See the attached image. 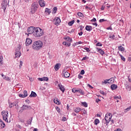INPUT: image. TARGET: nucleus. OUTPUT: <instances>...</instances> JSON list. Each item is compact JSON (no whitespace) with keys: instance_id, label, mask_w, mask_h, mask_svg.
<instances>
[{"instance_id":"obj_1","label":"nucleus","mask_w":131,"mask_h":131,"mask_svg":"<svg viewBox=\"0 0 131 131\" xmlns=\"http://www.w3.org/2000/svg\"><path fill=\"white\" fill-rule=\"evenodd\" d=\"M42 46H43V43L42 42V41L40 40H38L34 42L32 45V48L33 50L39 51V50H40V49L42 48Z\"/></svg>"},{"instance_id":"obj_2","label":"nucleus","mask_w":131,"mask_h":131,"mask_svg":"<svg viewBox=\"0 0 131 131\" xmlns=\"http://www.w3.org/2000/svg\"><path fill=\"white\" fill-rule=\"evenodd\" d=\"M33 35L35 37H40V36H42V35H43V30L40 29V28H35Z\"/></svg>"},{"instance_id":"obj_3","label":"nucleus","mask_w":131,"mask_h":131,"mask_svg":"<svg viewBox=\"0 0 131 131\" xmlns=\"http://www.w3.org/2000/svg\"><path fill=\"white\" fill-rule=\"evenodd\" d=\"M38 9V4L37 2H34L31 5V12L32 14H35V12L37 11Z\"/></svg>"},{"instance_id":"obj_4","label":"nucleus","mask_w":131,"mask_h":131,"mask_svg":"<svg viewBox=\"0 0 131 131\" xmlns=\"http://www.w3.org/2000/svg\"><path fill=\"white\" fill-rule=\"evenodd\" d=\"M2 115L3 116V120L6 121V122H9V120H8L9 118V112L3 111L2 112Z\"/></svg>"},{"instance_id":"obj_5","label":"nucleus","mask_w":131,"mask_h":131,"mask_svg":"<svg viewBox=\"0 0 131 131\" xmlns=\"http://www.w3.org/2000/svg\"><path fill=\"white\" fill-rule=\"evenodd\" d=\"M21 45H18L15 52V56L16 58H20L21 56V52L20 50H21Z\"/></svg>"},{"instance_id":"obj_6","label":"nucleus","mask_w":131,"mask_h":131,"mask_svg":"<svg viewBox=\"0 0 131 131\" xmlns=\"http://www.w3.org/2000/svg\"><path fill=\"white\" fill-rule=\"evenodd\" d=\"M61 75L64 78H68L70 76V73L67 72V71L63 70H62Z\"/></svg>"},{"instance_id":"obj_7","label":"nucleus","mask_w":131,"mask_h":131,"mask_svg":"<svg viewBox=\"0 0 131 131\" xmlns=\"http://www.w3.org/2000/svg\"><path fill=\"white\" fill-rule=\"evenodd\" d=\"M112 114L107 113L105 114L104 119L108 122H110V121H111V119H112Z\"/></svg>"},{"instance_id":"obj_8","label":"nucleus","mask_w":131,"mask_h":131,"mask_svg":"<svg viewBox=\"0 0 131 131\" xmlns=\"http://www.w3.org/2000/svg\"><path fill=\"white\" fill-rule=\"evenodd\" d=\"M35 28L34 27H30L28 28L27 31L29 34H34Z\"/></svg>"},{"instance_id":"obj_9","label":"nucleus","mask_w":131,"mask_h":131,"mask_svg":"<svg viewBox=\"0 0 131 131\" xmlns=\"http://www.w3.org/2000/svg\"><path fill=\"white\" fill-rule=\"evenodd\" d=\"M53 23L56 26H58L61 23V19L59 17H55L53 19Z\"/></svg>"},{"instance_id":"obj_10","label":"nucleus","mask_w":131,"mask_h":131,"mask_svg":"<svg viewBox=\"0 0 131 131\" xmlns=\"http://www.w3.org/2000/svg\"><path fill=\"white\" fill-rule=\"evenodd\" d=\"M7 6H8V2H7V0L4 1L2 3V7L4 12L5 11H6V9H7Z\"/></svg>"},{"instance_id":"obj_11","label":"nucleus","mask_w":131,"mask_h":131,"mask_svg":"<svg viewBox=\"0 0 131 131\" xmlns=\"http://www.w3.org/2000/svg\"><path fill=\"white\" fill-rule=\"evenodd\" d=\"M58 88H59L60 91L62 92V93L64 94V93L65 92V87L64 86V85H62V84L61 83H59L58 84Z\"/></svg>"},{"instance_id":"obj_12","label":"nucleus","mask_w":131,"mask_h":131,"mask_svg":"<svg viewBox=\"0 0 131 131\" xmlns=\"http://www.w3.org/2000/svg\"><path fill=\"white\" fill-rule=\"evenodd\" d=\"M38 3L39 6H41L42 8L46 7V2H45V1L39 0Z\"/></svg>"},{"instance_id":"obj_13","label":"nucleus","mask_w":131,"mask_h":131,"mask_svg":"<svg viewBox=\"0 0 131 131\" xmlns=\"http://www.w3.org/2000/svg\"><path fill=\"white\" fill-rule=\"evenodd\" d=\"M38 80H39V81H48V80H49V78H48V77H43L42 78H38Z\"/></svg>"},{"instance_id":"obj_14","label":"nucleus","mask_w":131,"mask_h":131,"mask_svg":"<svg viewBox=\"0 0 131 131\" xmlns=\"http://www.w3.org/2000/svg\"><path fill=\"white\" fill-rule=\"evenodd\" d=\"M32 42V40H31L30 38H27L26 40V46H28L31 45Z\"/></svg>"},{"instance_id":"obj_15","label":"nucleus","mask_w":131,"mask_h":131,"mask_svg":"<svg viewBox=\"0 0 131 131\" xmlns=\"http://www.w3.org/2000/svg\"><path fill=\"white\" fill-rule=\"evenodd\" d=\"M1 76L3 77V79H4V80H6V81H10V80H11L9 77L5 76L4 74H1Z\"/></svg>"},{"instance_id":"obj_16","label":"nucleus","mask_w":131,"mask_h":131,"mask_svg":"<svg viewBox=\"0 0 131 131\" xmlns=\"http://www.w3.org/2000/svg\"><path fill=\"white\" fill-rule=\"evenodd\" d=\"M36 97H37V94H36V93L33 91L31 92V93L30 95V98H36Z\"/></svg>"},{"instance_id":"obj_17","label":"nucleus","mask_w":131,"mask_h":131,"mask_svg":"<svg viewBox=\"0 0 131 131\" xmlns=\"http://www.w3.org/2000/svg\"><path fill=\"white\" fill-rule=\"evenodd\" d=\"M73 111L74 112H76V113H79L80 111H81V108L79 107H75L73 109Z\"/></svg>"},{"instance_id":"obj_18","label":"nucleus","mask_w":131,"mask_h":131,"mask_svg":"<svg viewBox=\"0 0 131 131\" xmlns=\"http://www.w3.org/2000/svg\"><path fill=\"white\" fill-rule=\"evenodd\" d=\"M61 66V63H57L54 67V69L55 71H58L60 69V67Z\"/></svg>"},{"instance_id":"obj_19","label":"nucleus","mask_w":131,"mask_h":131,"mask_svg":"<svg viewBox=\"0 0 131 131\" xmlns=\"http://www.w3.org/2000/svg\"><path fill=\"white\" fill-rule=\"evenodd\" d=\"M29 108H31V107L29 105H23L21 109V110H27V109H29Z\"/></svg>"},{"instance_id":"obj_20","label":"nucleus","mask_w":131,"mask_h":131,"mask_svg":"<svg viewBox=\"0 0 131 131\" xmlns=\"http://www.w3.org/2000/svg\"><path fill=\"white\" fill-rule=\"evenodd\" d=\"M0 125L2 127V128H5L6 127V124H5V122L3 121V120L0 119Z\"/></svg>"},{"instance_id":"obj_21","label":"nucleus","mask_w":131,"mask_h":131,"mask_svg":"<svg viewBox=\"0 0 131 131\" xmlns=\"http://www.w3.org/2000/svg\"><path fill=\"white\" fill-rule=\"evenodd\" d=\"M102 124H103L105 126H107V125H108V123H109V122L108 121H106L105 119H102Z\"/></svg>"},{"instance_id":"obj_22","label":"nucleus","mask_w":131,"mask_h":131,"mask_svg":"<svg viewBox=\"0 0 131 131\" xmlns=\"http://www.w3.org/2000/svg\"><path fill=\"white\" fill-rule=\"evenodd\" d=\"M72 93H73V94H75V93H80V89H79V90H76V88H73L72 90Z\"/></svg>"},{"instance_id":"obj_23","label":"nucleus","mask_w":131,"mask_h":131,"mask_svg":"<svg viewBox=\"0 0 131 131\" xmlns=\"http://www.w3.org/2000/svg\"><path fill=\"white\" fill-rule=\"evenodd\" d=\"M111 89H112V91H114V90H116L117 89V85L113 84L111 85Z\"/></svg>"},{"instance_id":"obj_24","label":"nucleus","mask_w":131,"mask_h":131,"mask_svg":"<svg viewBox=\"0 0 131 131\" xmlns=\"http://www.w3.org/2000/svg\"><path fill=\"white\" fill-rule=\"evenodd\" d=\"M92 26L86 25L85 27V30L87 31H92Z\"/></svg>"},{"instance_id":"obj_25","label":"nucleus","mask_w":131,"mask_h":131,"mask_svg":"<svg viewBox=\"0 0 131 131\" xmlns=\"http://www.w3.org/2000/svg\"><path fill=\"white\" fill-rule=\"evenodd\" d=\"M62 45H63V46H66V47H70V46H71V43L66 42V41H63L62 42Z\"/></svg>"},{"instance_id":"obj_26","label":"nucleus","mask_w":131,"mask_h":131,"mask_svg":"<svg viewBox=\"0 0 131 131\" xmlns=\"http://www.w3.org/2000/svg\"><path fill=\"white\" fill-rule=\"evenodd\" d=\"M97 52H98V53H99V54H101V55L102 56H103V55H104V54H105V52H104V51H103L101 49H97Z\"/></svg>"},{"instance_id":"obj_27","label":"nucleus","mask_w":131,"mask_h":131,"mask_svg":"<svg viewBox=\"0 0 131 131\" xmlns=\"http://www.w3.org/2000/svg\"><path fill=\"white\" fill-rule=\"evenodd\" d=\"M108 81H110V80L106 79L104 81H102L101 82V84L102 85H103V84H107V83H109V82Z\"/></svg>"},{"instance_id":"obj_28","label":"nucleus","mask_w":131,"mask_h":131,"mask_svg":"<svg viewBox=\"0 0 131 131\" xmlns=\"http://www.w3.org/2000/svg\"><path fill=\"white\" fill-rule=\"evenodd\" d=\"M118 50L120 51V52H124V48L122 47V46H120L118 47Z\"/></svg>"},{"instance_id":"obj_29","label":"nucleus","mask_w":131,"mask_h":131,"mask_svg":"<svg viewBox=\"0 0 131 131\" xmlns=\"http://www.w3.org/2000/svg\"><path fill=\"white\" fill-rule=\"evenodd\" d=\"M14 106H17V103L16 102H13L9 104V108H12Z\"/></svg>"},{"instance_id":"obj_30","label":"nucleus","mask_w":131,"mask_h":131,"mask_svg":"<svg viewBox=\"0 0 131 131\" xmlns=\"http://www.w3.org/2000/svg\"><path fill=\"white\" fill-rule=\"evenodd\" d=\"M114 99H115V100H116V102L117 103H118V102H119V100H118L119 99H121V96H114Z\"/></svg>"},{"instance_id":"obj_31","label":"nucleus","mask_w":131,"mask_h":131,"mask_svg":"<svg viewBox=\"0 0 131 131\" xmlns=\"http://www.w3.org/2000/svg\"><path fill=\"white\" fill-rule=\"evenodd\" d=\"M3 57L2 56H0V66H2L4 64Z\"/></svg>"},{"instance_id":"obj_32","label":"nucleus","mask_w":131,"mask_h":131,"mask_svg":"<svg viewBox=\"0 0 131 131\" xmlns=\"http://www.w3.org/2000/svg\"><path fill=\"white\" fill-rule=\"evenodd\" d=\"M54 102L55 104H57V105H60L61 104V103L59 102V100H58V98H56V99H54Z\"/></svg>"},{"instance_id":"obj_33","label":"nucleus","mask_w":131,"mask_h":131,"mask_svg":"<svg viewBox=\"0 0 131 131\" xmlns=\"http://www.w3.org/2000/svg\"><path fill=\"white\" fill-rule=\"evenodd\" d=\"M45 12H46V13H47L48 14V15H50L51 12V9H50L49 8H46Z\"/></svg>"},{"instance_id":"obj_34","label":"nucleus","mask_w":131,"mask_h":131,"mask_svg":"<svg viewBox=\"0 0 131 131\" xmlns=\"http://www.w3.org/2000/svg\"><path fill=\"white\" fill-rule=\"evenodd\" d=\"M115 78H116V77H112L111 78L109 79L108 80H110L111 83H113V82H114V81L115 80Z\"/></svg>"},{"instance_id":"obj_35","label":"nucleus","mask_w":131,"mask_h":131,"mask_svg":"<svg viewBox=\"0 0 131 131\" xmlns=\"http://www.w3.org/2000/svg\"><path fill=\"white\" fill-rule=\"evenodd\" d=\"M67 41H69V42H71L72 41V38H70V37H67L64 38Z\"/></svg>"},{"instance_id":"obj_36","label":"nucleus","mask_w":131,"mask_h":131,"mask_svg":"<svg viewBox=\"0 0 131 131\" xmlns=\"http://www.w3.org/2000/svg\"><path fill=\"white\" fill-rule=\"evenodd\" d=\"M73 24H74V20H73L68 23L69 26H72L73 25Z\"/></svg>"},{"instance_id":"obj_37","label":"nucleus","mask_w":131,"mask_h":131,"mask_svg":"<svg viewBox=\"0 0 131 131\" xmlns=\"http://www.w3.org/2000/svg\"><path fill=\"white\" fill-rule=\"evenodd\" d=\"M94 123L95 125H97V124H99V123H100V120H99V119H96L94 121Z\"/></svg>"},{"instance_id":"obj_38","label":"nucleus","mask_w":131,"mask_h":131,"mask_svg":"<svg viewBox=\"0 0 131 131\" xmlns=\"http://www.w3.org/2000/svg\"><path fill=\"white\" fill-rule=\"evenodd\" d=\"M109 38H111L112 39H115V35L114 34H111L109 36Z\"/></svg>"},{"instance_id":"obj_39","label":"nucleus","mask_w":131,"mask_h":131,"mask_svg":"<svg viewBox=\"0 0 131 131\" xmlns=\"http://www.w3.org/2000/svg\"><path fill=\"white\" fill-rule=\"evenodd\" d=\"M77 15L79 17H83V14L80 12H78Z\"/></svg>"},{"instance_id":"obj_40","label":"nucleus","mask_w":131,"mask_h":131,"mask_svg":"<svg viewBox=\"0 0 131 131\" xmlns=\"http://www.w3.org/2000/svg\"><path fill=\"white\" fill-rule=\"evenodd\" d=\"M119 56L121 57V59L122 61H124V62H125V58H124L123 56L121 55V54H119Z\"/></svg>"},{"instance_id":"obj_41","label":"nucleus","mask_w":131,"mask_h":131,"mask_svg":"<svg viewBox=\"0 0 131 131\" xmlns=\"http://www.w3.org/2000/svg\"><path fill=\"white\" fill-rule=\"evenodd\" d=\"M107 22V19H101L99 20V23H102L103 22Z\"/></svg>"},{"instance_id":"obj_42","label":"nucleus","mask_w":131,"mask_h":131,"mask_svg":"<svg viewBox=\"0 0 131 131\" xmlns=\"http://www.w3.org/2000/svg\"><path fill=\"white\" fill-rule=\"evenodd\" d=\"M55 109H56V110L57 111V112H58V113H60L61 112V110L60 109V108H59V107L56 106V107H55Z\"/></svg>"},{"instance_id":"obj_43","label":"nucleus","mask_w":131,"mask_h":131,"mask_svg":"<svg viewBox=\"0 0 131 131\" xmlns=\"http://www.w3.org/2000/svg\"><path fill=\"white\" fill-rule=\"evenodd\" d=\"M82 105L84 106L86 108V107H88V103H86V102H82Z\"/></svg>"},{"instance_id":"obj_44","label":"nucleus","mask_w":131,"mask_h":131,"mask_svg":"<svg viewBox=\"0 0 131 131\" xmlns=\"http://www.w3.org/2000/svg\"><path fill=\"white\" fill-rule=\"evenodd\" d=\"M24 95L25 97H27L28 94H27V91L26 90H25L23 92Z\"/></svg>"},{"instance_id":"obj_45","label":"nucleus","mask_w":131,"mask_h":131,"mask_svg":"<svg viewBox=\"0 0 131 131\" xmlns=\"http://www.w3.org/2000/svg\"><path fill=\"white\" fill-rule=\"evenodd\" d=\"M57 7H54L53 8V14H56V13H57Z\"/></svg>"},{"instance_id":"obj_46","label":"nucleus","mask_w":131,"mask_h":131,"mask_svg":"<svg viewBox=\"0 0 131 131\" xmlns=\"http://www.w3.org/2000/svg\"><path fill=\"white\" fill-rule=\"evenodd\" d=\"M81 112L83 113V114H86V111L84 109H82Z\"/></svg>"},{"instance_id":"obj_47","label":"nucleus","mask_w":131,"mask_h":131,"mask_svg":"<svg viewBox=\"0 0 131 131\" xmlns=\"http://www.w3.org/2000/svg\"><path fill=\"white\" fill-rule=\"evenodd\" d=\"M84 50H85L88 52H91V50H90V48H89L85 47L84 48Z\"/></svg>"},{"instance_id":"obj_48","label":"nucleus","mask_w":131,"mask_h":131,"mask_svg":"<svg viewBox=\"0 0 131 131\" xmlns=\"http://www.w3.org/2000/svg\"><path fill=\"white\" fill-rule=\"evenodd\" d=\"M79 94H81V95H84V92L80 89Z\"/></svg>"},{"instance_id":"obj_49","label":"nucleus","mask_w":131,"mask_h":131,"mask_svg":"<svg viewBox=\"0 0 131 131\" xmlns=\"http://www.w3.org/2000/svg\"><path fill=\"white\" fill-rule=\"evenodd\" d=\"M102 43L100 42H98L96 44V47H102Z\"/></svg>"},{"instance_id":"obj_50","label":"nucleus","mask_w":131,"mask_h":131,"mask_svg":"<svg viewBox=\"0 0 131 131\" xmlns=\"http://www.w3.org/2000/svg\"><path fill=\"white\" fill-rule=\"evenodd\" d=\"M88 59L89 57H88V56H85L83 57V58L82 59V61H84V60H88Z\"/></svg>"},{"instance_id":"obj_51","label":"nucleus","mask_w":131,"mask_h":131,"mask_svg":"<svg viewBox=\"0 0 131 131\" xmlns=\"http://www.w3.org/2000/svg\"><path fill=\"white\" fill-rule=\"evenodd\" d=\"M85 73V72H84V70H82L80 72V74L81 75H83V74H84Z\"/></svg>"},{"instance_id":"obj_52","label":"nucleus","mask_w":131,"mask_h":131,"mask_svg":"<svg viewBox=\"0 0 131 131\" xmlns=\"http://www.w3.org/2000/svg\"><path fill=\"white\" fill-rule=\"evenodd\" d=\"M107 30H113L112 27L110 26L106 28Z\"/></svg>"},{"instance_id":"obj_53","label":"nucleus","mask_w":131,"mask_h":131,"mask_svg":"<svg viewBox=\"0 0 131 131\" xmlns=\"http://www.w3.org/2000/svg\"><path fill=\"white\" fill-rule=\"evenodd\" d=\"M19 64V68H21V67H22V65H23V62H22V61H20Z\"/></svg>"},{"instance_id":"obj_54","label":"nucleus","mask_w":131,"mask_h":131,"mask_svg":"<svg viewBox=\"0 0 131 131\" xmlns=\"http://www.w3.org/2000/svg\"><path fill=\"white\" fill-rule=\"evenodd\" d=\"M19 97L20 98H26V97L24 95V94H19Z\"/></svg>"},{"instance_id":"obj_55","label":"nucleus","mask_w":131,"mask_h":131,"mask_svg":"<svg viewBox=\"0 0 131 131\" xmlns=\"http://www.w3.org/2000/svg\"><path fill=\"white\" fill-rule=\"evenodd\" d=\"M130 109H131V106H129V107H128L127 108H126V111H129V110H130Z\"/></svg>"},{"instance_id":"obj_56","label":"nucleus","mask_w":131,"mask_h":131,"mask_svg":"<svg viewBox=\"0 0 131 131\" xmlns=\"http://www.w3.org/2000/svg\"><path fill=\"white\" fill-rule=\"evenodd\" d=\"M100 93L101 95H103V96H105V92H104V91H100Z\"/></svg>"},{"instance_id":"obj_57","label":"nucleus","mask_w":131,"mask_h":131,"mask_svg":"<svg viewBox=\"0 0 131 131\" xmlns=\"http://www.w3.org/2000/svg\"><path fill=\"white\" fill-rule=\"evenodd\" d=\"M91 21L92 22H96V21H97V19H96V18L94 17L93 19H92Z\"/></svg>"},{"instance_id":"obj_58","label":"nucleus","mask_w":131,"mask_h":131,"mask_svg":"<svg viewBox=\"0 0 131 131\" xmlns=\"http://www.w3.org/2000/svg\"><path fill=\"white\" fill-rule=\"evenodd\" d=\"M78 77L79 79H81V78H82L83 77L80 74L78 75Z\"/></svg>"},{"instance_id":"obj_59","label":"nucleus","mask_w":131,"mask_h":131,"mask_svg":"<svg viewBox=\"0 0 131 131\" xmlns=\"http://www.w3.org/2000/svg\"><path fill=\"white\" fill-rule=\"evenodd\" d=\"M88 86H89V88H90V89H94V87H93L92 85H91V84H87Z\"/></svg>"},{"instance_id":"obj_60","label":"nucleus","mask_w":131,"mask_h":131,"mask_svg":"<svg viewBox=\"0 0 131 131\" xmlns=\"http://www.w3.org/2000/svg\"><path fill=\"white\" fill-rule=\"evenodd\" d=\"M82 34H83V33L82 32V31H81L80 33H78V35L80 36H81V35H82Z\"/></svg>"},{"instance_id":"obj_61","label":"nucleus","mask_w":131,"mask_h":131,"mask_svg":"<svg viewBox=\"0 0 131 131\" xmlns=\"http://www.w3.org/2000/svg\"><path fill=\"white\" fill-rule=\"evenodd\" d=\"M16 126L17 127H18V128H20V129L22 128V127L21 126V125L19 124L17 125Z\"/></svg>"},{"instance_id":"obj_62","label":"nucleus","mask_w":131,"mask_h":131,"mask_svg":"<svg viewBox=\"0 0 131 131\" xmlns=\"http://www.w3.org/2000/svg\"><path fill=\"white\" fill-rule=\"evenodd\" d=\"M83 28H84V27H83L82 26H80V29L81 31L82 30V29H83Z\"/></svg>"},{"instance_id":"obj_63","label":"nucleus","mask_w":131,"mask_h":131,"mask_svg":"<svg viewBox=\"0 0 131 131\" xmlns=\"http://www.w3.org/2000/svg\"><path fill=\"white\" fill-rule=\"evenodd\" d=\"M93 25H94V26H96V27H97V26H98V24H97L96 23H93Z\"/></svg>"},{"instance_id":"obj_64","label":"nucleus","mask_w":131,"mask_h":131,"mask_svg":"<svg viewBox=\"0 0 131 131\" xmlns=\"http://www.w3.org/2000/svg\"><path fill=\"white\" fill-rule=\"evenodd\" d=\"M26 103H28V104H29L30 103V101L28 99L26 100Z\"/></svg>"}]
</instances>
